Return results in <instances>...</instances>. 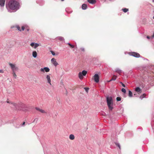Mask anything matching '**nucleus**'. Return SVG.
Returning <instances> with one entry per match:
<instances>
[{
    "label": "nucleus",
    "mask_w": 154,
    "mask_h": 154,
    "mask_svg": "<svg viewBox=\"0 0 154 154\" xmlns=\"http://www.w3.org/2000/svg\"><path fill=\"white\" fill-rule=\"evenodd\" d=\"M6 8L8 12H15L19 9L20 5L19 2L15 0L10 1L8 4H6Z\"/></svg>",
    "instance_id": "f257e3e1"
},
{
    "label": "nucleus",
    "mask_w": 154,
    "mask_h": 154,
    "mask_svg": "<svg viewBox=\"0 0 154 154\" xmlns=\"http://www.w3.org/2000/svg\"><path fill=\"white\" fill-rule=\"evenodd\" d=\"M106 101L109 109L110 110H112L113 109V103L112 97H106Z\"/></svg>",
    "instance_id": "f03ea898"
},
{
    "label": "nucleus",
    "mask_w": 154,
    "mask_h": 154,
    "mask_svg": "<svg viewBox=\"0 0 154 154\" xmlns=\"http://www.w3.org/2000/svg\"><path fill=\"white\" fill-rule=\"evenodd\" d=\"M87 71L84 70L82 72H79V77L80 79H83V76H85L87 73Z\"/></svg>",
    "instance_id": "7ed1b4c3"
},
{
    "label": "nucleus",
    "mask_w": 154,
    "mask_h": 154,
    "mask_svg": "<svg viewBox=\"0 0 154 154\" xmlns=\"http://www.w3.org/2000/svg\"><path fill=\"white\" fill-rule=\"evenodd\" d=\"M9 65L11 67L12 72H15V71H17L18 69V67L16 66L15 64L9 63Z\"/></svg>",
    "instance_id": "20e7f679"
},
{
    "label": "nucleus",
    "mask_w": 154,
    "mask_h": 154,
    "mask_svg": "<svg viewBox=\"0 0 154 154\" xmlns=\"http://www.w3.org/2000/svg\"><path fill=\"white\" fill-rule=\"evenodd\" d=\"M129 54L132 56L136 57H140V55L139 54L135 52H131L129 53Z\"/></svg>",
    "instance_id": "39448f33"
},
{
    "label": "nucleus",
    "mask_w": 154,
    "mask_h": 154,
    "mask_svg": "<svg viewBox=\"0 0 154 154\" xmlns=\"http://www.w3.org/2000/svg\"><path fill=\"white\" fill-rule=\"evenodd\" d=\"M95 82L96 83L99 82V77L98 74H96L93 76Z\"/></svg>",
    "instance_id": "423d86ee"
},
{
    "label": "nucleus",
    "mask_w": 154,
    "mask_h": 154,
    "mask_svg": "<svg viewBox=\"0 0 154 154\" xmlns=\"http://www.w3.org/2000/svg\"><path fill=\"white\" fill-rule=\"evenodd\" d=\"M52 63L55 66L58 65V63L56 61V60L54 58H52L51 60Z\"/></svg>",
    "instance_id": "0eeeda50"
},
{
    "label": "nucleus",
    "mask_w": 154,
    "mask_h": 154,
    "mask_svg": "<svg viewBox=\"0 0 154 154\" xmlns=\"http://www.w3.org/2000/svg\"><path fill=\"white\" fill-rule=\"evenodd\" d=\"M40 71L43 72H44L45 71L46 72H48L50 71V69L48 67H45L44 68H41L40 69Z\"/></svg>",
    "instance_id": "6e6552de"
},
{
    "label": "nucleus",
    "mask_w": 154,
    "mask_h": 154,
    "mask_svg": "<svg viewBox=\"0 0 154 154\" xmlns=\"http://www.w3.org/2000/svg\"><path fill=\"white\" fill-rule=\"evenodd\" d=\"M46 79L47 81V82L49 83L50 85H51V80L50 79V75H47L46 76Z\"/></svg>",
    "instance_id": "1a4fd4ad"
},
{
    "label": "nucleus",
    "mask_w": 154,
    "mask_h": 154,
    "mask_svg": "<svg viewBox=\"0 0 154 154\" xmlns=\"http://www.w3.org/2000/svg\"><path fill=\"white\" fill-rule=\"evenodd\" d=\"M19 106L21 107V108L23 110H24V109H23L24 107H26V106L23 103H20L19 104Z\"/></svg>",
    "instance_id": "9d476101"
},
{
    "label": "nucleus",
    "mask_w": 154,
    "mask_h": 154,
    "mask_svg": "<svg viewBox=\"0 0 154 154\" xmlns=\"http://www.w3.org/2000/svg\"><path fill=\"white\" fill-rule=\"evenodd\" d=\"M35 109L36 110L39 111V112H41L42 113H46V112L45 111H44V110H43L42 109H40L39 108L36 107Z\"/></svg>",
    "instance_id": "9b49d317"
},
{
    "label": "nucleus",
    "mask_w": 154,
    "mask_h": 154,
    "mask_svg": "<svg viewBox=\"0 0 154 154\" xmlns=\"http://www.w3.org/2000/svg\"><path fill=\"white\" fill-rule=\"evenodd\" d=\"M135 91L139 94L141 93L142 91L141 90L139 87H137L135 88Z\"/></svg>",
    "instance_id": "f8f14e48"
},
{
    "label": "nucleus",
    "mask_w": 154,
    "mask_h": 154,
    "mask_svg": "<svg viewBox=\"0 0 154 154\" xmlns=\"http://www.w3.org/2000/svg\"><path fill=\"white\" fill-rule=\"evenodd\" d=\"M5 0H0V5L3 7L5 5Z\"/></svg>",
    "instance_id": "ddd939ff"
},
{
    "label": "nucleus",
    "mask_w": 154,
    "mask_h": 154,
    "mask_svg": "<svg viewBox=\"0 0 154 154\" xmlns=\"http://www.w3.org/2000/svg\"><path fill=\"white\" fill-rule=\"evenodd\" d=\"M88 2L90 3L94 4L96 2V0H88Z\"/></svg>",
    "instance_id": "4468645a"
},
{
    "label": "nucleus",
    "mask_w": 154,
    "mask_h": 154,
    "mask_svg": "<svg viewBox=\"0 0 154 154\" xmlns=\"http://www.w3.org/2000/svg\"><path fill=\"white\" fill-rule=\"evenodd\" d=\"M87 5L85 4H83L82 6V8L83 10H85L87 9Z\"/></svg>",
    "instance_id": "2eb2a0df"
},
{
    "label": "nucleus",
    "mask_w": 154,
    "mask_h": 154,
    "mask_svg": "<svg viewBox=\"0 0 154 154\" xmlns=\"http://www.w3.org/2000/svg\"><path fill=\"white\" fill-rule=\"evenodd\" d=\"M115 71L119 74L121 73L122 72V70L118 68H116L115 69Z\"/></svg>",
    "instance_id": "dca6fc26"
},
{
    "label": "nucleus",
    "mask_w": 154,
    "mask_h": 154,
    "mask_svg": "<svg viewBox=\"0 0 154 154\" xmlns=\"http://www.w3.org/2000/svg\"><path fill=\"white\" fill-rule=\"evenodd\" d=\"M37 56V53L36 51H34L32 52V56L34 58H35Z\"/></svg>",
    "instance_id": "f3484780"
},
{
    "label": "nucleus",
    "mask_w": 154,
    "mask_h": 154,
    "mask_svg": "<svg viewBox=\"0 0 154 154\" xmlns=\"http://www.w3.org/2000/svg\"><path fill=\"white\" fill-rule=\"evenodd\" d=\"M56 38L58 39V40L61 41H64V38L62 37H58L57 38Z\"/></svg>",
    "instance_id": "a211bd4d"
},
{
    "label": "nucleus",
    "mask_w": 154,
    "mask_h": 154,
    "mask_svg": "<svg viewBox=\"0 0 154 154\" xmlns=\"http://www.w3.org/2000/svg\"><path fill=\"white\" fill-rule=\"evenodd\" d=\"M69 138L71 140H73L75 139L74 136L72 134H70L69 136Z\"/></svg>",
    "instance_id": "6ab92c4d"
},
{
    "label": "nucleus",
    "mask_w": 154,
    "mask_h": 154,
    "mask_svg": "<svg viewBox=\"0 0 154 154\" xmlns=\"http://www.w3.org/2000/svg\"><path fill=\"white\" fill-rule=\"evenodd\" d=\"M128 96L129 97H131L132 96V94L131 91H128Z\"/></svg>",
    "instance_id": "aec40b11"
},
{
    "label": "nucleus",
    "mask_w": 154,
    "mask_h": 154,
    "mask_svg": "<svg viewBox=\"0 0 154 154\" xmlns=\"http://www.w3.org/2000/svg\"><path fill=\"white\" fill-rule=\"evenodd\" d=\"M122 10L125 13L126 12L128 11V9L126 8H123L122 9Z\"/></svg>",
    "instance_id": "412c9836"
},
{
    "label": "nucleus",
    "mask_w": 154,
    "mask_h": 154,
    "mask_svg": "<svg viewBox=\"0 0 154 154\" xmlns=\"http://www.w3.org/2000/svg\"><path fill=\"white\" fill-rule=\"evenodd\" d=\"M39 45L38 43H35V45L34 46V48H36L37 47H38V46H39Z\"/></svg>",
    "instance_id": "4be33fe9"
},
{
    "label": "nucleus",
    "mask_w": 154,
    "mask_h": 154,
    "mask_svg": "<svg viewBox=\"0 0 154 154\" xmlns=\"http://www.w3.org/2000/svg\"><path fill=\"white\" fill-rule=\"evenodd\" d=\"M116 76L115 75H114L113 78L111 79H110V81H115L116 80Z\"/></svg>",
    "instance_id": "5701e85b"
},
{
    "label": "nucleus",
    "mask_w": 154,
    "mask_h": 154,
    "mask_svg": "<svg viewBox=\"0 0 154 154\" xmlns=\"http://www.w3.org/2000/svg\"><path fill=\"white\" fill-rule=\"evenodd\" d=\"M145 94H143L142 95H141L140 97V98L141 99H142L144 97H145Z\"/></svg>",
    "instance_id": "b1692460"
},
{
    "label": "nucleus",
    "mask_w": 154,
    "mask_h": 154,
    "mask_svg": "<svg viewBox=\"0 0 154 154\" xmlns=\"http://www.w3.org/2000/svg\"><path fill=\"white\" fill-rule=\"evenodd\" d=\"M67 44H68L70 46V47L71 48H73L74 47V46L71 45L70 43H67Z\"/></svg>",
    "instance_id": "393cba45"
},
{
    "label": "nucleus",
    "mask_w": 154,
    "mask_h": 154,
    "mask_svg": "<svg viewBox=\"0 0 154 154\" xmlns=\"http://www.w3.org/2000/svg\"><path fill=\"white\" fill-rule=\"evenodd\" d=\"M12 74H13V76L15 78H16V77H17V75H16V74L15 72H12Z\"/></svg>",
    "instance_id": "a878e982"
},
{
    "label": "nucleus",
    "mask_w": 154,
    "mask_h": 154,
    "mask_svg": "<svg viewBox=\"0 0 154 154\" xmlns=\"http://www.w3.org/2000/svg\"><path fill=\"white\" fill-rule=\"evenodd\" d=\"M16 27L17 28V29L19 30V31H21V29H20V27L18 26H16Z\"/></svg>",
    "instance_id": "bb28decb"
},
{
    "label": "nucleus",
    "mask_w": 154,
    "mask_h": 154,
    "mask_svg": "<svg viewBox=\"0 0 154 154\" xmlns=\"http://www.w3.org/2000/svg\"><path fill=\"white\" fill-rule=\"evenodd\" d=\"M124 93H125L126 92V91L125 88H122L121 90Z\"/></svg>",
    "instance_id": "cd10ccee"
},
{
    "label": "nucleus",
    "mask_w": 154,
    "mask_h": 154,
    "mask_svg": "<svg viewBox=\"0 0 154 154\" xmlns=\"http://www.w3.org/2000/svg\"><path fill=\"white\" fill-rule=\"evenodd\" d=\"M116 100L118 101H120L121 100V98L120 97H118L116 98Z\"/></svg>",
    "instance_id": "c85d7f7f"
},
{
    "label": "nucleus",
    "mask_w": 154,
    "mask_h": 154,
    "mask_svg": "<svg viewBox=\"0 0 154 154\" xmlns=\"http://www.w3.org/2000/svg\"><path fill=\"white\" fill-rule=\"evenodd\" d=\"M84 89L87 92H88V90H89V88H85Z\"/></svg>",
    "instance_id": "c756f323"
},
{
    "label": "nucleus",
    "mask_w": 154,
    "mask_h": 154,
    "mask_svg": "<svg viewBox=\"0 0 154 154\" xmlns=\"http://www.w3.org/2000/svg\"><path fill=\"white\" fill-rule=\"evenodd\" d=\"M30 45L32 47H34L35 45V43L34 42H32L30 44Z\"/></svg>",
    "instance_id": "7c9ffc66"
},
{
    "label": "nucleus",
    "mask_w": 154,
    "mask_h": 154,
    "mask_svg": "<svg viewBox=\"0 0 154 154\" xmlns=\"http://www.w3.org/2000/svg\"><path fill=\"white\" fill-rule=\"evenodd\" d=\"M116 145L117 146L119 147V148L120 149V144L119 143H116Z\"/></svg>",
    "instance_id": "2f4dec72"
},
{
    "label": "nucleus",
    "mask_w": 154,
    "mask_h": 154,
    "mask_svg": "<svg viewBox=\"0 0 154 154\" xmlns=\"http://www.w3.org/2000/svg\"><path fill=\"white\" fill-rule=\"evenodd\" d=\"M12 104V103H11ZM12 104H13V106H15V107L17 108V105L16 103H13Z\"/></svg>",
    "instance_id": "473e14b6"
},
{
    "label": "nucleus",
    "mask_w": 154,
    "mask_h": 154,
    "mask_svg": "<svg viewBox=\"0 0 154 154\" xmlns=\"http://www.w3.org/2000/svg\"><path fill=\"white\" fill-rule=\"evenodd\" d=\"M51 54L53 55H55V52L52 51H51Z\"/></svg>",
    "instance_id": "72a5a7b5"
},
{
    "label": "nucleus",
    "mask_w": 154,
    "mask_h": 154,
    "mask_svg": "<svg viewBox=\"0 0 154 154\" xmlns=\"http://www.w3.org/2000/svg\"><path fill=\"white\" fill-rule=\"evenodd\" d=\"M120 83L122 84V85L123 86V87H125V85L122 82H120Z\"/></svg>",
    "instance_id": "f704fd0d"
},
{
    "label": "nucleus",
    "mask_w": 154,
    "mask_h": 154,
    "mask_svg": "<svg viewBox=\"0 0 154 154\" xmlns=\"http://www.w3.org/2000/svg\"><path fill=\"white\" fill-rule=\"evenodd\" d=\"M80 50L83 51H85V49L84 48H80Z\"/></svg>",
    "instance_id": "c9c22d12"
},
{
    "label": "nucleus",
    "mask_w": 154,
    "mask_h": 154,
    "mask_svg": "<svg viewBox=\"0 0 154 154\" xmlns=\"http://www.w3.org/2000/svg\"><path fill=\"white\" fill-rule=\"evenodd\" d=\"M38 119L37 118H35L33 121V122H34L35 121H36V122H37L38 121Z\"/></svg>",
    "instance_id": "e433bc0d"
},
{
    "label": "nucleus",
    "mask_w": 154,
    "mask_h": 154,
    "mask_svg": "<svg viewBox=\"0 0 154 154\" xmlns=\"http://www.w3.org/2000/svg\"><path fill=\"white\" fill-rule=\"evenodd\" d=\"M24 29H25V27L24 26H22V27H21V29H22V30H24Z\"/></svg>",
    "instance_id": "4c0bfd02"
},
{
    "label": "nucleus",
    "mask_w": 154,
    "mask_h": 154,
    "mask_svg": "<svg viewBox=\"0 0 154 154\" xmlns=\"http://www.w3.org/2000/svg\"><path fill=\"white\" fill-rule=\"evenodd\" d=\"M0 73H4V71L2 69H0Z\"/></svg>",
    "instance_id": "58836bf2"
},
{
    "label": "nucleus",
    "mask_w": 154,
    "mask_h": 154,
    "mask_svg": "<svg viewBox=\"0 0 154 154\" xmlns=\"http://www.w3.org/2000/svg\"><path fill=\"white\" fill-rule=\"evenodd\" d=\"M146 38H147V39H149L150 38V37H149V36H147Z\"/></svg>",
    "instance_id": "ea45409f"
},
{
    "label": "nucleus",
    "mask_w": 154,
    "mask_h": 154,
    "mask_svg": "<svg viewBox=\"0 0 154 154\" xmlns=\"http://www.w3.org/2000/svg\"><path fill=\"white\" fill-rule=\"evenodd\" d=\"M152 38H154V33H153V34L152 35V37H151Z\"/></svg>",
    "instance_id": "a19ab883"
},
{
    "label": "nucleus",
    "mask_w": 154,
    "mask_h": 154,
    "mask_svg": "<svg viewBox=\"0 0 154 154\" xmlns=\"http://www.w3.org/2000/svg\"><path fill=\"white\" fill-rule=\"evenodd\" d=\"M25 124V122H23V124H22V125H24Z\"/></svg>",
    "instance_id": "79ce46f5"
},
{
    "label": "nucleus",
    "mask_w": 154,
    "mask_h": 154,
    "mask_svg": "<svg viewBox=\"0 0 154 154\" xmlns=\"http://www.w3.org/2000/svg\"><path fill=\"white\" fill-rule=\"evenodd\" d=\"M111 81H110V80H109V81H108V82H111Z\"/></svg>",
    "instance_id": "37998d69"
},
{
    "label": "nucleus",
    "mask_w": 154,
    "mask_h": 154,
    "mask_svg": "<svg viewBox=\"0 0 154 154\" xmlns=\"http://www.w3.org/2000/svg\"><path fill=\"white\" fill-rule=\"evenodd\" d=\"M67 9H66V11H67V13H69V12L67 11Z\"/></svg>",
    "instance_id": "c03bdc74"
},
{
    "label": "nucleus",
    "mask_w": 154,
    "mask_h": 154,
    "mask_svg": "<svg viewBox=\"0 0 154 154\" xmlns=\"http://www.w3.org/2000/svg\"><path fill=\"white\" fill-rule=\"evenodd\" d=\"M7 103H10L9 101H7Z\"/></svg>",
    "instance_id": "a18cd8bd"
},
{
    "label": "nucleus",
    "mask_w": 154,
    "mask_h": 154,
    "mask_svg": "<svg viewBox=\"0 0 154 154\" xmlns=\"http://www.w3.org/2000/svg\"><path fill=\"white\" fill-rule=\"evenodd\" d=\"M27 31H29V29H27Z\"/></svg>",
    "instance_id": "49530a36"
},
{
    "label": "nucleus",
    "mask_w": 154,
    "mask_h": 154,
    "mask_svg": "<svg viewBox=\"0 0 154 154\" xmlns=\"http://www.w3.org/2000/svg\"><path fill=\"white\" fill-rule=\"evenodd\" d=\"M152 2H154V0H152Z\"/></svg>",
    "instance_id": "de8ad7c7"
},
{
    "label": "nucleus",
    "mask_w": 154,
    "mask_h": 154,
    "mask_svg": "<svg viewBox=\"0 0 154 154\" xmlns=\"http://www.w3.org/2000/svg\"><path fill=\"white\" fill-rule=\"evenodd\" d=\"M62 1H64V0H61Z\"/></svg>",
    "instance_id": "09e8293b"
},
{
    "label": "nucleus",
    "mask_w": 154,
    "mask_h": 154,
    "mask_svg": "<svg viewBox=\"0 0 154 154\" xmlns=\"http://www.w3.org/2000/svg\"><path fill=\"white\" fill-rule=\"evenodd\" d=\"M153 19H154V16H153Z\"/></svg>",
    "instance_id": "8fccbe9b"
}]
</instances>
